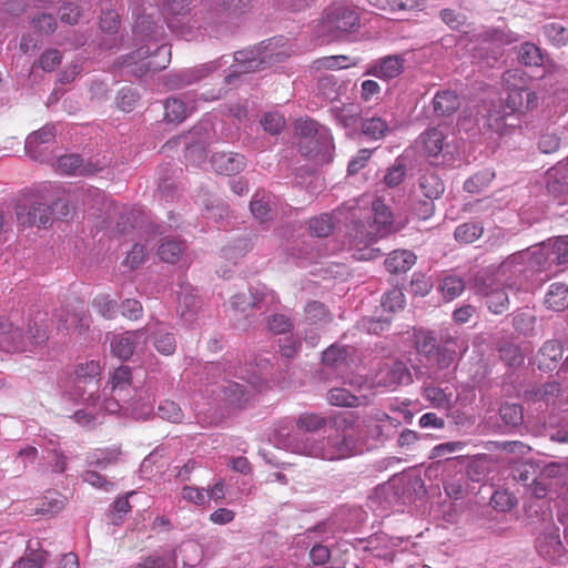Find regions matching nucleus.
I'll use <instances>...</instances> for the list:
<instances>
[{"label":"nucleus","mask_w":568,"mask_h":568,"mask_svg":"<svg viewBox=\"0 0 568 568\" xmlns=\"http://www.w3.org/2000/svg\"><path fill=\"white\" fill-rule=\"evenodd\" d=\"M184 245L176 239L166 237L159 246L158 254L163 262L175 263L180 258Z\"/></svg>","instance_id":"nucleus-53"},{"label":"nucleus","mask_w":568,"mask_h":568,"mask_svg":"<svg viewBox=\"0 0 568 568\" xmlns=\"http://www.w3.org/2000/svg\"><path fill=\"white\" fill-rule=\"evenodd\" d=\"M460 106V99L453 90L438 91L433 98V109L438 116H450Z\"/></svg>","instance_id":"nucleus-34"},{"label":"nucleus","mask_w":568,"mask_h":568,"mask_svg":"<svg viewBox=\"0 0 568 568\" xmlns=\"http://www.w3.org/2000/svg\"><path fill=\"white\" fill-rule=\"evenodd\" d=\"M291 54L287 39L274 37L258 44L239 50L234 53V63L230 73L224 78L226 85H234L242 74L263 71L276 63L283 62Z\"/></svg>","instance_id":"nucleus-3"},{"label":"nucleus","mask_w":568,"mask_h":568,"mask_svg":"<svg viewBox=\"0 0 568 568\" xmlns=\"http://www.w3.org/2000/svg\"><path fill=\"white\" fill-rule=\"evenodd\" d=\"M182 144L184 158L193 165H199L206 159L207 132L202 126H194L186 134L170 140L168 144Z\"/></svg>","instance_id":"nucleus-15"},{"label":"nucleus","mask_w":568,"mask_h":568,"mask_svg":"<svg viewBox=\"0 0 568 568\" xmlns=\"http://www.w3.org/2000/svg\"><path fill=\"white\" fill-rule=\"evenodd\" d=\"M100 375V365L95 361L85 362L80 364L74 373L73 389L72 394L78 397L79 400L95 405L99 396L98 376Z\"/></svg>","instance_id":"nucleus-13"},{"label":"nucleus","mask_w":568,"mask_h":568,"mask_svg":"<svg viewBox=\"0 0 568 568\" xmlns=\"http://www.w3.org/2000/svg\"><path fill=\"white\" fill-rule=\"evenodd\" d=\"M414 346L416 352L426 358H432L435 356V352L439 347L434 333L425 329H418L415 332Z\"/></svg>","instance_id":"nucleus-47"},{"label":"nucleus","mask_w":568,"mask_h":568,"mask_svg":"<svg viewBox=\"0 0 568 568\" xmlns=\"http://www.w3.org/2000/svg\"><path fill=\"white\" fill-rule=\"evenodd\" d=\"M250 210L254 219L261 224L268 223L277 214L276 197L264 190H258L252 196Z\"/></svg>","instance_id":"nucleus-22"},{"label":"nucleus","mask_w":568,"mask_h":568,"mask_svg":"<svg viewBox=\"0 0 568 568\" xmlns=\"http://www.w3.org/2000/svg\"><path fill=\"white\" fill-rule=\"evenodd\" d=\"M446 135L439 128H430L420 135V141L424 151L428 156H438L445 149L448 148L446 143Z\"/></svg>","instance_id":"nucleus-37"},{"label":"nucleus","mask_w":568,"mask_h":568,"mask_svg":"<svg viewBox=\"0 0 568 568\" xmlns=\"http://www.w3.org/2000/svg\"><path fill=\"white\" fill-rule=\"evenodd\" d=\"M296 130L302 139L300 149L304 155L318 164L332 162L335 145L328 128L312 119H306L297 122Z\"/></svg>","instance_id":"nucleus-6"},{"label":"nucleus","mask_w":568,"mask_h":568,"mask_svg":"<svg viewBox=\"0 0 568 568\" xmlns=\"http://www.w3.org/2000/svg\"><path fill=\"white\" fill-rule=\"evenodd\" d=\"M392 231L393 214L384 201L376 199L363 217L352 222L347 234L351 244L361 252L358 258L372 260L381 255V250L371 247V244Z\"/></svg>","instance_id":"nucleus-4"},{"label":"nucleus","mask_w":568,"mask_h":568,"mask_svg":"<svg viewBox=\"0 0 568 568\" xmlns=\"http://www.w3.org/2000/svg\"><path fill=\"white\" fill-rule=\"evenodd\" d=\"M562 358V344L558 339H548L537 353L538 368L544 372H552Z\"/></svg>","instance_id":"nucleus-28"},{"label":"nucleus","mask_w":568,"mask_h":568,"mask_svg":"<svg viewBox=\"0 0 568 568\" xmlns=\"http://www.w3.org/2000/svg\"><path fill=\"white\" fill-rule=\"evenodd\" d=\"M105 166H108V161L104 158L84 161L80 154L71 153L58 159V171L65 175L89 176L102 171Z\"/></svg>","instance_id":"nucleus-17"},{"label":"nucleus","mask_w":568,"mask_h":568,"mask_svg":"<svg viewBox=\"0 0 568 568\" xmlns=\"http://www.w3.org/2000/svg\"><path fill=\"white\" fill-rule=\"evenodd\" d=\"M187 116V108L179 98H169L164 104V119L170 123H181Z\"/></svg>","instance_id":"nucleus-54"},{"label":"nucleus","mask_w":568,"mask_h":568,"mask_svg":"<svg viewBox=\"0 0 568 568\" xmlns=\"http://www.w3.org/2000/svg\"><path fill=\"white\" fill-rule=\"evenodd\" d=\"M518 61L526 67H540L545 61V52L532 42H524L517 50Z\"/></svg>","instance_id":"nucleus-44"},{"label":"nucleus","mask_w":568,"mask_h":568,"mask_svg":"<svg viewBox=\"0 0 568 568\" xmlns=\"http://www.w3.org/2000/svg\"><path fill=\"white\" fill-rule=\"evenodd\" d=\"M404 489L400 479H392L378 485L374 490V498L384 507H392L404 504Z\"/></svg>","instance_id":"nucleus-29"},{"label":"nucleus","mask_w":568,"mask_h":568,"mask_svg":"<svg viewBox=\"0 0 568 568\" xmlns=\"http://www.w3.org/2000/svg\"><path fill=\"white\" fill-rule=\"evenodd\" d=\"M190 0H164L163 10L169 19L170 28H175L174 18L186 16L190 10Z\"/></svg>","instance_id":"nucleus-56"},{"label":"nucleus","mask_w":568,"mask_h":568,"mask_svg":"<svg viewBox=\"0 0 568 568\" xmlns=\"http://www.w3.org/2000/svg\"><path fill=\"white\" fill-rule=\"evenodd\" d=\"M265 295L257 291L248 293H239L232 296L231 306L234 311L246 312L250 308L261 310Z\"/></svg>","instance_id":"nucleus-45"},{"label":"nucleus","mask_w":568,"mask_h":568,"mask_svg":"<svg viewBox=\"0 0 568 568\" xmlns=\"http://www.w3.org/2000/svg\"><path fill=\"white\" fill-rule=\"evenodd\" d=\"M484 234V225L480 221H468L459 224L454 232L458 243L471 244Z\"/></svg>","instance_id":"nucleus-46"},{"label":"nucleus","mask_w":568,"mask_h":568,"mask_svg":"<svg viewBox=\"0 0 568 568\" xmlns=\"http://www.w3.org/2000/svg\"><path fill=\"white\" fill-rule=\"evenodd\" d=\"M334 229L332 216L324 213L308 221V230L312 236L327 237Z\"/></svg>","instance_id":"nucleus-57"},{"label":"nucleus","mask_w":568,"mask_h":568,"mask_svg":"<svg viewBox=\"0 0 568 568\" xmlns=\"http://www.w3.org/2000/svg\"><path fill=\"white\" fill-rule=\"evenodd\" d=\"M305 321L310 325L326 324L331 320V315L326 306L318 302H308L305 306Z\"/></svg>","instance_id":"nucleus-52"},{"label":"nucleus","mask_w":568,"mask_h":568,"mask_svg":"<svg viewBox=\"0 0 568 568\" xmlns=\"http://www.w3.org/2000/svg\"><path fill=\"white\" fill-rule=\"evenodd\" d=\"M471 40L478 42L475 57L491 64L497 62L505 53V47L520 40V34L513 31L506 23L481 26L474 30Z\"/></svg>","instance_id":"nucleus-5"},{"label":"nucleus","mask_w":568,"mask_h":568,"mask_svg":"<svg viewBox=\"0 0 568 568\" xmlns=\"http://www.w3.org/2000/svg\"><path fill=\"white\" fill-rule=\"evenodd\" d=\"M201 308V300L191 285H182L178 296V313L186 323H192Z\"/></svg>","instance_id":"nucleus-25"},{"label":"nucleus","mask_w":568,"mask_h":568,"mask_svg":"<svg viewBox=\"0 0 568 568\" xmlns=\"http://www.w3.org/2000/svg\"><path fill=\"white\" fill-rule=\"evenodd\" d=\"M252 7L253 0H204L192 16V26L203 36L221 39L234 33L240 17Z\"/></svg>","instance_id":"nucleus-2"},{"label":"nucleus","mask_w":568,"mask_h":568,"mask_svg":"<svg viewBox=\"0 0 568 568\" xmlns=\"http://www.w3.org/2000/svg\"><path fill=\"white\" fill-rule=\"evenodd\" d=\"M253 248V240L251 235L245 234L234 239L224 248L223 253L226 257L243 256Z\"/></svg>","instance_id":"nucleus-58"},{"label":"nucleus","mask_w":568,"mask_h":568,"mask_svg":"<svg viewBox=\"0 0 568 568\" xmlns=\"http://www.w3.org/2000/svg\"><path fill=\"white\" fill-rule=\"evenodd\" d=\"M353 390L346 387H332L326 393V400L329 405L344 408L366 407L374 400V393L367 389V382L363 377L352 378L348 382Z\"/></svg>","instance_id":"nucleus-12"},{"label":"nucleus","mask_w":568,"mask_h":568,"mask_svg":"<svg viewBox=\"0 0 568 568\" xmlns=\"http://www.w3.org/2000/svg\"><path fill=\"white\" fill-rule=\"evenodd\" d=\"M465 286V281L460 276L449 274L442 278L438 287L443 297L447 301H452L464 292Z\"/></svg>","instance_id":"nucleus-50"},{"label":"nucleus","mask_w":568,"mask_h":568,"mask_svg":"<svg viewBox=\"0 0 568 568\" xmlns=\"http://www.w3.org/2000/svg\"><path fill=\"white\" fill-rule=\"evenodd\" d=\"M526 256L527 253L523 251L514 253L507 257L498 267L497 273L506 276L507 286H519L523 284V280L527 278L530 268L527 265Z\"/></svg>","instance_id":"nucleus-19"},{"label":"nucleus","mask_w":568,"mask_h":568,"mask_svg":"<svg viewBox=\"0 0 568 568\" xmlns=\"http://www.w3.org/2000/svg\"><path fill=\"white\" fill-rule=\"evenodd\" d=\"M226 63L227 61L225 60V57H221L216 60L184 69L178 73L170 74L166 79V85L172 90H178L185 85L196 83L207 78Z\"/></svg>","instance_id":"nucleus-16"},{"label":"nucleus","mask_w":568,"mask_h":568,"mask_svg":"<svg viewBox=\"0 0 568 568\" xmlns=\"http://www.w3.org/2000/svg\"><path fill=\"white\" fill-rule=\"evenodd\" d=\"M27 331L14 326L12 322L0 318V348L4 352H27L42 345L48 335L43 326L28 323Z\"/></svg>","instance_id":"nucleus-9"},{"label":"nucleus","mask_w":568,"mask_h":568,"mask_svg":"<svg viewBox=\"0 0 568 568\" xmlns=\"http://www.w3.org/2000/svg\"><path fill=\"white\" fill-rule=\"evenodd\" d=\"M412 382V374L407 365L402 361H393L384 363L378 368L372 383H367V389H396L398 386L410 384Z\"/></svg>","instance_id":"nucleus-14"},{"label":"nucleus","mask_w":568,"mask_h":568,"mask_svg":"<svg viewBox=\"0 0 568 568\" xmlns=\"http://www.w3.org/2000/svg\"><path fill=\"white\" fill-rule=\"evenodd\" d=\"M145 223L146 217L144 211L141 209L132 207L120 214L115 229L120 234L126 235L133 230L143 229Z\"/></svg>","instance_id":"nucleus-36"},{"label":"nucleus","mask_w":568,"mask_h":568,"mask_svg":"<svg viewBox=\"0 0 568 568\" xmlns=\"http://www.w3.org/2000/svg\"><path fill=\"white\" fill-rule=\"evenodd\" d=\"M16 215L19 224L23 226L47 227L50 224V210L42 202L34 201L30 205L18 203Z\"/></svg>","instance_id":"nucleus-21"},{"label":"nucleus","mask_w":568,"mask_h":568,"mask_svg":"<svg viewBox=\"0 0 568 568\" xmlns=\"http://www.w3.org/2000/svg\"><path fill=\"white\" fill-rule=\"evenodd\" d=\"M547 245L550 252V260L555 266L568 265V236L548 240Z\"/></svg>","instance_id":"nucleus-49"},{"label":"nucleus","mask_w":568,"mask_h":568,"mask_svg":"<svg viewBox=\"0 0 568 568\" xmlns=\"http://www.w3.org/2000/svg\"><path fill=\"white\" fill-rule=\"evenodd\" d=\"M404 62V58L399 54L385 55L372 61L367 65L364 74L388 81L403 73Z\"/></svg>","instance_id":"nucleus-20"},{"label":"nucleus","mask_w":568,"mask_h":568,"mask_svg":"<svg viewBox=\"0 0 568 568\" xmlns=\"http://www.w3.org/2000/svg\"><path fill=\"white\" fill-rule=\"evenodd\" d=\"M144 335V328L114 335L110 345L112 354L122 361L131 358L135 351L136 339Z\"/></svg>","instance_id":"nucleus-26"},{"label":"nucleus","mask_w":568,"mask_h":568,"mask_svg":"<svg viewBox=\"0 0 568 568\" xmlns=\"http://www.w3.org/2000/svg\"><path fill=\"white\" fill-rule=\"evenodd\" d=\"M536 317L528 310L518 311L513 317V326L523 335H531L535 328Z\"/></svg>","instance_id":"nucleus-60"},{"label":"nucleus","mask_w":568,"mask_h":568,"mask_svg":"<svg viewBox=\"0 0 568 568\" xmlns=\"http://www.w3.org/2000/svg\"><path fill=\"white\" fill-rule=\"evenodd\" d=\"M359 28V14L356 8L346 2H334L328 6L318 26V34L328 41L343 39Z\"/></svg>","instance_id":"nucleus-8"},{"label":"nucleus","mask_w":568,"mask_h":568,"mask_svg":"<svg viewBox=\"0 0 568 568\" xmlns=\"http://www.w3.org/2000/svg\"><path fill=\"white\" fill-rule=\"evenodd\" d=\"M505 112L504 101L500 100L497 103H491L486 113L478 119L479 128L500 135L505 134Z\"/></svg>","instance_id":"nucleus-30"},{"label":"nucleus","mask_w":568,"mask_h":568,"mask_svg":"<svg viewBox=\"0 0 568 568\" xmlns=\"http://www.w3.org/2000/svg\"><path fill=\"white\" fill-rule=\"evenodd\" d=\"M327 425V419L315 413L301 414L296 419L297 432L287 434L284 445L288 448V437L292 435L303 434L310 436L308 433H314Z\"/></svg>","instance_id":"nucleus-40"},{"label":"nucleus","mask_w":568,"mask_h":568,"mask_svg":"<svg viewBox=\"0 0 568 568\" xmlns=\"http://www.w3.org/2000/svg\"><path fill=\"white\" fill-rule=\"evenodd\" d=\"M547 191L550 195L558 200V204L568 203V171L560 178H549L547 182Z\"/></svg>","instance_id":"nucleus-55"},{"label":"nucleus","mask_w":568,"mask_h":568,"mask_svg":"<svg viewBox=\"0 0 568 568\" xmlns=\"http://www.w3.org/2000/svg\"><path fill=\"white\" fill-rule=\"evenodd\" d=\"M211 163L219 174L234 175L246 166L245 156L240 153L220 152L212 155Z\"/></svg>","instance_id":"nucleus-27"},{"label":"nucleus","mask_w":568,"mask_h":568,"mask_svg":"<svg viewBox=\"0 0 568 568\" xmlns=\"http://www.w3.org/2000/svg\"><path fill=\"white\" fill-rule=\"evenodd\" d=\"M171 60V45L162 43L154 50L149 47H140L135 51L122 55L118 65L122 74L141 78L148 73L158 72L168 67Z\"/></svg>","instance_id":"nucleus-7"},{"label":"nucleus","mask_w":568,"mask_h":568,"mask_svg":"<svg viewBox=\"0 0 568 568\" xmlns=\"http://www.w3.org/2000/svg\"><path fill=\"white\" fill-rule=\"evenodd\" d=\"M544 304L548 310L562 312L568 308V285L556 282L550 284Z\"/></svg>","instance_id":"nucleus-39"},{"label":"nucleus","mask_w":568,"mask_h":568,"mask_svg":"<svg viewBox=\"0 0 568 568\" xmlns=\"http://www.w3.org/2000/svg\"><path fill=\"white\" fill-rule=\"evenodd\" d=\"M372 418L376 422L374 424L365 422V426L367 428L366 433L375 440H383L388 437L387 428L390 429L395 427V419H393L388 414L377 410L375 414H372Z\"/></svg>","instance_id":"nucleus-42"},{"label":"nucleus","mask_w":568,"mask_h":568,"mask_svg":"<svg viewBox=\"0 0 568 568\" xmlns=\"http://www.w3.org/2000/svg\"><path fill=\"white\" fill-rule=\"evenodd\" d=\"M499 416L503 422L504 433L519 430L524 424L523 406L515 403H505L499 407Z\"/></svg>","instance_id":"nucleus-33"},{"label":"nucleus","mask_w":568,"mask_h":568,"mask_svg":"<svg viewBox=\"0 0 568 568\" xmlns=\"http://www.w3.org/2000/svg\"><path fill=\"white\" fill-rule=\"evenodd\" d=\"M406 173V164L404 163V160L398 158L389 168H387L384 175V182L389 187L398 186L404 181Z\"/></svg>","instance_id":"nucleus-61"},{"label":"nucleus","mask_w":568,"mask_h":568,"mask_svg":"<svg viewBox=\"0 0 568 568\" xmlns=\"http://www.w3.org/2000/svg\"><path fill=\"white\" fill-rule=\"evenodd\" d=\"M266 326L270 332L276 335L290 333L293 327V321L285 314L275 313L266 318Z\"/></svg>","instance_id":"nucleus-62"},{"label":"nucleus","mask_w":568,"mask_h":568,"mask_svg":"<svg viewBox=\"0 0 568 568\" xmlns=\"http://www.w3.org/2000/svg\"><path fill=\"white\" fill-rule=\"evenodd\" d=\"M542 34L556 48L568 43V28L560 22H549L542 27Z\"/></svg>","instance_id":"nucleus-51"},{"label":"nucleus","mask_w":568,"mask_h":568,"mask_svg":"<svg viewBox=\"0 0 568 568\" xmlns=\"http://www.w3.org/2000/svg\"><path fill=\"white\" fill-rule=\"evenodd\" d=\"M163 33V27L156 23L150 14H140L133 27L134 45L138 48L149 47L151 50H154L156 45L162 44L159 42Z\"/></svg>","instance_id":"nucleus-18"},{"label":"nucleus","mask_w":568,"mask_h":568,"mask_svg":"<svg viewBox=\"0 0 568 568\" xmlns=\"http://www.w3.org/2000/svg\"><path fill=\"white\" fill-rule=\"evenodd\" d=\"M561 384L556 381L546 382L541 386H536L526 392V395L535 402H544L547 405H554L561 396Z\"/></svg>","instance_id":"nucleus-38"},{"label":"nucleus","mask_w":568,"mask_h":568,"mask_svg":"<svg viewBox=\"0 0 568 568\" xmlns=\"http://www.w3.org/2000/svg\"><path fill=\"white\" fill-rule=\"evenodd\" d=\"M348 357L346 346L333 344L327 347L322 355V362L326 366L337 367L345 364Z\"/></svg>","instance_id":"nucleus-59"},{"label":"nucleus","mask_w":568,"mask_h":568,"mask_svg":"<svg viewBox=\"0 0 568 568\" xmlns=\"http://www.w3.org/2000/svg\"><path fill=\"white\" fill-rule=\"evenodd\" d=\"M523 253L528 254L526 261L530 272H552L554 263L550 260V252L546 242L535 246L532 250H525Z\"/></svg>","instance_id":"nucleus-32"},{"label":"nucleus","mask_w":568,"mask_h":568,"mask_svg":"<svg viewBox=\"0 0 568 568\" xmlns=\"http://www.w3.org/2000/svg\"><path fill=\"white\" fill-rule=\"evenodd\" d=\"M471 290L485 300L487 308L496 315L509 308V297L505 287L488 268L477 272L471 281Z\"/></svg>","instance_id":"nucleus-10"},{"label":"nucleus","mask_w":568,"mask_h":568,"mask_svg":"<svg viewBox=\"0 0 568 568\" xmlns=\"http://www.w3.org/2000/svg\"><path fill=\"white\" fill-rule=\"evenodd\" d=\"M176 549H162L142 557L132 568H176Z\"/></svg>","instance_id":"nucleus-31"},{"label":"nucleus","mask_w":568,"mask_h":568,"mask_svg":"<svg viewBox=\"0 0 568 568\" xmlns=\"http://www.w3.org/2000/svg\"><path fill=\"white\" fill-rule=\"evenodd\" d=\"M416 263V255L408 250H395L385 258V267L392 274L406 273Z\"/></svg>","instance_id":"nucleus-35"},{"label":"nucleus","mask_w":568,"mask_h":568,"mask_svg":"<svg viewBox=\"0 0 568 568\" xmlns=\"http://www.w3.org/2000/svg\"><path fill=\"white\" fill-rule=\"evenodd\" d=\"M131 378L132 372L129 366L122 365L113 372L111 383L114 396L121 397V393L131 384Z\"/></svg>","instance_id":"nucleus-63"},{"label":"nucleus","mask_w":568,"mask_h":568,"mask_svg":"<svg viewBox=\"0 0 568 568\" xmlns=\"http://www.w3.org/2000/svg\"><path fill=\"white\" fill-rule=\"evenodd\" d=\"M501 80L508 90L507 99L504 102L506 110L524 113L537 106L538 97L535 91L526 88V78L523 70H507L504 72Z\"/></svg>","instance_id":"nucleus-11"},{"label":"nucleus","mask_w":568,"mask_h":568,"mask_svg":"<svg viewBox=\"0 0 568 568\" xmlns=\"http://www.w3.org/2000/svg\"><path fill=\"white\" fill-rule=\"evenodd\" d=\"M223 393L230 404L242 406L252 397L253 387L248 383L227 382Z\"/></svg>","instance_id":"nucleus-41"},{"label":"nucleus","mask_w":568,"mask_h":568,"mask_svg":"<svg viewBox=\"0 0 568 568\" xmlns=\"http://www.w3.org/2000/svg\"><path fill=\"white\" fill-rule=\"evenodd\" d=\"M346 90V81L335 74H323L317 79L316 95L326 102L339 100Z\"/></svg>","instance_id":"nucleus-24"},{"label":"nucleus","mask_w":568,"mask_h":568,"mask_svg":"<svg viewBox=\"0 0 568 568\" xmlns=\"http://www.w3.org/2000/svg\"><path fill=\"white\" fill-rule=\"evenodd\" d=\"M32 28L40 34L49 36L57 28L55 18L45 12H38L31 19Z\"/></svg>","instance_id":"nucleus-64"},{"label":"nucleus","mask_w":568,"mask_h":568,"mask_svg":"<svg viewBox=\"0 0 568 568\" xmlns=\"http://www.w3.org/2000/svg\"><path fill=\"white\" fill-rule=\"evenodd\" d=\"M353 425L354 420L338 413L329 419L334 433L326 438L316 440L313 436L297 434L288 437L287 445L292 453L310 457L326 460L348 458L362 452L358 439L347 432Z\"/></svg>","instance_id":"nucleus-1"},{"label":"nucleus","mask_w":568,"mask_h":568,"mask_svg":"<svg viewBox=\"0 0 568 568\" xmlns=\"http://www.w3.org/2000/svg\"><path fill=\"white\" fill-rule=\"evenodd\" d=\"M537 552L546 560L554 561L560 558L565 548L560 540L559 529L552 527L538 536L536 539Z\"/></svg>","instance_id":"nucleus-23"},{"label":"nucleus","mask_w":568,"mask_h":568,"mask_svg":"<svg viewBox=\"0 0 568 568\" xmlns=\"http://www.w3.org/2000/svg\"><path fill=\"white\" fill-rule=\"evenodd\" d=\"M418 187L426 199L436 200L445 190L442 179L435 172H425L418 180Z\"/></svg>","instance_id":"nucleus-43"},{"label":"nucleus","mask_w":568,"mask_h":568,"mask_svg":"<svg viewBox=\"0 0 568 568\" xmlns=\"http://www.w3.org/2000/svg\"><path fill=\"white\" fill-rule=\"evenodd\" d=\"M361 128L363 134L373 140L383 139L389 132L387 121L379 116L363 119Z\"/></svg>","instance_id":"nucleus-48"}]
</instances>
